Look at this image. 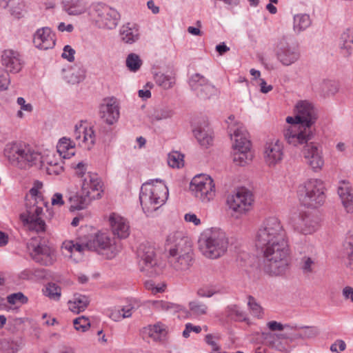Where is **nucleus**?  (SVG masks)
Wrapping results in <instances>:
<instances>
[{"label":"nucleus","instance_id":"obj_10","mask_svg":"<svg viewBox=\"0 0 353 353\" xmlns=\"http://www.w3.org/2000/svg\"><path fill=\"white\" fill-rule=\"evenodd\" d=\"M137 255L140 270L150 277L156 276L162 272L158 263L154 248L148 243L139 245Z\"/></svg>","mask_w":353,"mask_h":353},{"label":"nucleus","instance_id":"obj_59","mask_svg":"<svg viewBox=\"0 0 353 353\" xmlns=\"http://www.w3.org/2000/svg\"><path fill=\"white\" fill-rule=\"evenodd\" d=\"M218 292L210 288H201L197 290V295L200 297L210 298L216 294Z\"/></svg>","mask_w":353,"mask_h":353},{"label":"nucleus","instance_id":"obj_14","mask_svg":"<svg viewBox=\"0 0 353 353\" xmlns=\"http://www.w3.org/2000/svg\"><path fill=\"white\" fill-rule=\"evenodd\" d=\"M276 55L281 64L289 66L299 59L300 52L297 45L283 38L277 46Z\"/></svg>","mask_w":353,"mask_h":353},{"label":"nucleus","instance_id":"obj_39","mask_svg":"<svg viewBox=\"0 0 353 353\" xmlns=\"http://www.w3.org/2000/svg\"><path fill=\"white\" fill-rule=\"evenodd\" d=\"M125 64L131 72H137L140 69L142 65V61L137 54L130 53L126 58Z\"/></svg>","mask_w":353,"mask_h":353},{"label":"nucleus","instance_id":"obj_43","mask_svg":"<svg viewBox=\"0 0 353 353\" xmlns=\"http://www.w3.org/2000/svg\"><path fill=\"white\" fill-rule=\"evenodd\" d=\"M154 78L156 83L164 89L170 88L174 83L173 78L162 73L157 74Z\"/></svg>","mask_w":353,"mask_h":353},{"label":"nucleus","instance_id":"obj_54","mask_svg":"<svg viewBox=\"0 0 353 353\" xmlns=\"http://www.w3.org/2000/svg\"><path fill=\"white\" fill-rule=\"evenodd\" d=\"M314 264V260L309 256H303L301 259V269L305 274L312 272V265Z\"/></svg>","mask_w":353,"mask_h":353},{"label":"nucleus","instance_id":"obj_31","mask_svg":"<svg viewBox=\"0 0 353 353\" xmlns=\"http://www.w3.org/2000/svg\"><path fill=\"white\" fill-rule=\"evenodd\" d=\"M63 7L70 15L82 14L86 9L83 0H63Z\"/></svg>","mask_w":353,"mask_h":353},{"label":"nucleus","instance_id":"obj_5","mask_svg":"<svg viewBox=\"0 0 353 353\" xmlns=\"http://www.w3.org/2000/svg\"><path fill=\"white\" fill-rule=\"evenodd\" d=\"M159 184H154V180L144 183L139 194V201L142 209L147 216H153L167 201L168 189L160 179H155Z\"/></svg>","mask_w":353,"mask_h":353},{"label":"nucleus","instance_id":"obj_45","mask_svg":"<svg viewBox=\"0 0 353 353\" xmlns=\"http://www.w3.org/2000/svg\"><path fill=\"white\" fill-rule=\"evenodd\" d=\"M321 91L327 95L334 94L338 90L337 85L330 80H324L321 84Z\"/></svg>","mask_w":353,"mask_h":353},{"label":"nucleus","instance_id":"obj_38","mask_svg":"<svg viewBox=\"0 0 353 353\" xmlns=\"http://www.w3.org/2000/svg\"><path fill=\"white\" fill-rule=\"evenodd\" d=\"M196 96L201 99H210L212 96L216 94L217 90L214 85L212 83H208L202 88H199L198 90H194Z\"/></svg>","mask_w":353,"mask_h":353},{"label":"nucleus","instance_id":"obj_7","mask_svg":"<svg viewBox=\"0 0 353 353\" xmlns=\"http://www.w3.org/2000/svg\"><path fill=\"white\" fill-rule=\"evenodd\" d=\"M300 201L308 208H316L325 201L324 185L319 179H310L299 187Z\"/></svg>","mask_w":353,"mask_h":353},{"label":"nucleus","instance_id":"obj_20","mask_svg":"<svg viewBox=\"0 0 353 353\" xmlns=\"http://www.w3.org/2000/svg\"><path fill=\"white\" fill-rule=\"evenodd\" d=\"M1 63L6 68V72L11 73H18L23 65V61L19 52L13 50H6L3 52Z\"/></svg>","mask_w":353,"mask_h":353},{"label":"nucleus","instance_id":"obj_24","mask_svg":"<svg viewBox=\"0 0 353 353\" xmlns=\"http://www.w3.org/2000/svg\"><path fill=\"white\" fill-rule=\"evenodd\" d=\"M66 197L70 205V210H82L85 208L90 201L92 199L87 194H83V192H75L68 190Z\"/></svg>","mask_w":353,"mask_h":353},{"label":"nucleus","instance_id":"obj_49","mask_svg":"<svg viewBox=\"0 0 353 353\" xmlns=\"http://www.w3.org/2000/svg\"><path fill=\"white\" fill-rule=\"evenodd\" d=\"M83 141L88 144V148L93 145L95 142L94 132L92 128L84 127V134H83Z\"/></svg>","mask_w":353,"mask_h":353},{"label":"nucleus","instance_id":"obj_2","mask_svg":"<svg viewBox=\"0 0 353 353\" xmlns=\"http://www.w3.org/2000/svg\"><path fill=\"white\" fill-rule=\"evenodd\" d=\"M296 119L301 121V129L290 126L284 131V137L288 143L294 146L305 144L312 140L315 134L312 125L317 120V111L312 103L307 101H300L295 106Z\"/></svg>","mask_w":353,"mask_h":353},{"label":"nucleus","instance_id":"obj_23","mask_svg":"<svg viewBox=\"0 0 353 353\" xmlns=\"http://www.w3.org/2000/svg\"><path fill=\"white\" fill-rule=\"evenodd\" d=\"M109 221L114 235L119 239H125L129 236L130 226L123 217L113 213L110 215Z\"/></svg>","mask_w":353,"mask_h":353},{"label":"nucleus","instance_id":"obj_47","mask_svg":"<svg viewBox=\"0 0 353 353\" xmlns=\"http://www.w3.org/2000/svg\"><path fill=\"white\" fill-rule=\"evenodd\" d=\"M28 299L21 292L13 293L7 296V301L12 305L26 303Z\"/></svg>","mask_w":353,"mask_h":353},{"label":"nucleus","instance_id":"obj_16","mask_svg":"<svg viewBox=\"0 0 353 353\" xmlns=\"http://www.w3.org/2000/svg\"><path fill=\"white\" fill-rule=\"evenodd\" d=\"M253 201L252 194L246 189L241 188L228 198L229 208L234 212L242 214L249 210Z\"/></svg>","mask_w":353,"mask_h":353},{"label":"nucleus","instance_id":"obj_11","mask_svg":"<svg viewBox=\"0 0 353 353\" xmlns=\"http://www.w3.org/2000/svg\"><path fill=\"white\" fill-rule=\"evenodd\" d=\"M190 190L198 199L208 203L215 196V184L212 179L205 174L195 176L190 184Z\"/></svg>","mask_w":353,"mask_h":353},{"label":"nucleus","instance_id":"obj_18","mask_svg":"<svg viewBox=\"0 0 353 353\" xmlns=\"http://www.w3.org/2000/svg\"><path fill=\"white\" fill-rule=\"evenodd\" d=\"M305 143L306 145L303 150V154L306 163L314 172H318L324 165L321 148L318 144L313 142Z\"/></svg>","mask_w":353,"mask_h":353},{"label":"nucleus","instance_id":"obj_27","mask_svg":"<svg viewBox=\"0 0 353 353\" xmlns=\"http://www.w3.org/2000/svg\"><path fill=\"white\" fill-rule=\"evenodd\" d=\"M339 48L341 53L345 57H349L353 50V30L346 29L341 34L339 39Z\"/></svg>","mask_w":353,"mask_h":353},{"label":"nucleus","instance_id":"obj_58","mask_svg":"<svg viewBox=\"0 0 353 353\" xmlns=\"http://www.w3.org/2000/svg\"><path fill=\"white\" fill-rule=\"evenodd\" d=\"M75 50L69 45H66L63 48V52L61 57L67 59L68 61L72 62L74 59Z\"/></svg>","mask_w":353,"mask_h":353},{"label":"nucleus","instance_id":"obj_53","mask_svg":"<svg viewBox=\"0 0 353 353\" xmlns=\"http://www.w3.org/2000/svg\"><path fill=\"white\" fill-rule=\"evenodd\" d=\"M83 134H84V126L83 125H80L79 126L75 125L73 133V137L76 141L75 144L83 146V144H84V141H83Z\"/></svg>","mask_w":353,"mask_h":353},{"label":"nucleus","instance_id":"obj_46","mask_svg":"<svg viewBox=\"0 0 353 353\" xmlns=\"http://www.w3.org/2000/svg\"><path fill=\"white\" fill-rule=\"evenodd\" d=\"M344 247L348 255V265L353 270V235L350 234L346 238Z\"/></svg>","mask_w":353,"mask_h":353},{"label":"nucleus","instance_id":"obj_8","mask_svg":"<svg viewBox=\"0 0 353 353\" xmlns=\"http://www.w3.org/2000/svg\"><path fill=\"white\" fill-rule=\"evenodd\" d=\"M234 140L233 161L239 165H245L252 159V153L250 150L251 143L248 137L245 129L237 128L232 135Z\"/></svg>","mask_w":353,"mask_h":353},{"label":"nucleus","instance_id":"obj_12","mask_svg":"<svg viewBox=\"0 0 353 353\" xmlns=\"http://www.w3.org/2000/svg\"><path fill=\"white\" fill-rule=\"evenodd\" d=\"M85 247L88 250L105 255L107 259H112L116 254V246L105 232H99L89 236L86 241Z\"/></svg>","mask_w":353,"mask_h":353},{"label":"nucleus","instance_id":"obj_25","mask_svg":"<svg viewBox=\"0 0 353 353\" xmlns=\"http://www.w3.org/2000/svg\"><path fill=\"white\" fill-rule=\"evenodd\" d=\"M121 40L127 44L137 42L140 37L139 29L134 24L127 23L122 26L119 30Z\"/></svg>","mask_w":353,"mask_h":353},{"label":"nucleus","instance_id":"obj_32","mask_svg":"<svg viewBox=\"0 0 353 353\" xmlns=\"http://www.w3.org/2000/svg\"><path fill=\"white\" fill-rule=\"evenodd\" d=\"M23 341L21 339H4L1 342V349L6 353H14L23 347Z\"/></svg>","mask_w":353,"mask_h":353},{"label":"nucleus","instance_id":"obj_13","mask_svg":"<svg viewBox=\"0 0 353 353\" xmlns=\"http://www.w3.org/2000/svg\"><path fill=\"white\" fill-rule=\"evenodd\" d=\"M38 202L29 201L26 204V212L21 214V221L27 225L30 230L36 232H43L46 230V223L40 217L43 208L37 205Z\"/></svg>","mask_w":353,"mask_h":353},{"label":"nucleus","instance_id":"obj_15","mask_svg":"<svg viewBox=\"0 0 353 353\" xmlns=\"http://www.w3.org/2000/svg\"><path fill=\"white\" fill-rule=\"evenodd\" d=\"M32 259L41 265H51L56 260L54 250L49 246L38 243L34 240L28 244Z\"/></svg>","mask_w":353,"mask_h":353},{"label":"nucleus","instance_id":"obj_1","mask_svg":"<svg viewBox=\"0 0 353 353\" xmlns=\"http://www.w3.org/2000/svg\"><path fill=\"white\" fill-rule=\"evenodd\" d=\"M256 246L263 252V270L272 275L283 274L289 265L290 248L285 230L275 216L267 218L259 228Z\"/></svg>","mask_w":353,"mask_h":353},{"label":"nucleus","instance_id":"obj_6","mask_svg":"<svg viewBox=\"0 0 353 353\" xmlns=\"http://www.w3.org/2000/svg\"><path fill=\"white\" fill-rule=\"evenodd\" d=\"M198 243L203 255L214 259L224 254L229 242L223 230L220 228H211L201 234Z\"/></svg>","mask_w":353,"mask_h":353},{"label":"nucleus","instance_id":"obj_29","mask_svg":"<svg viewBox=\"0 0 353 353\" xmlns=\"http://www.w3.org/2000/svg\"><path fill=\"white\" fill-rule=\"evenodd\" d=\"M299 225H297L295 229L304 234H311L317 228V222L314 221L309 215H301L299 216Z\"/></svg>","mask_w":353,"mask_h":353},{"label":"nucleus","instance_id":"obj_37","mask_svg":"<svg viewBox=\"0 0 353 353\" xmlns=\"http://www.w3.org/2000/svg\"><path fill=\"white\" fill-rule=\"evenodd\" d=\"M194 134L201 145L208 147L212 143V137L210 133L201 128L194 130Z\"/></svg>","mask_w":353,"mask_h":353},{"label":"nucleus","instance_id":"obj_48","mask_svg":"<svg viewBox=\"0 0 353 353\" xmlns=\"http://www.w3.org/2000/svg\"><path fill=\"white\" fill-rule=\"evenodd\" d=\"M73 323L77 330H81L82 332L86 331L88 327L90 326L89 319L84 316L75 319Z\"/></svg>","mask_w":353,"mask_h":353},{"label":"nucleus","instance_id":"obj_57","mask_svg":"<svg viewBox=\"0 0 353 353\" xmlns=\"http://www.w3.org/2000/svg\"><path fill=\"white\" fill-rule=\"evenodd\" d=\"M75 145V143L70 139L65 137H63L59 140V145L58 146V152H61V150H67L72 149Z\"/></svg>","mask_w":353,"mask_h":353},{"label":"nucleus","instance_id":"obj_52","mask_svg":"<svg viewBox=\"0 0 353 353\" xmlns=\"http://www.w3.org/2000/svg\"><path fill=\"white\" fill-rule=\"evenodd\" d=\"M173 114L172 110L168 108H163L156 110L153 114V118L155 120L159 121L170 118Z\"/></svg>","mask_w":353,"mask_h":353},{"label":"nucleus","instance_id":"obj_22","mask_svg":"<svg viewBox=\"0 0 353 353\" xmlns=\"http://www.w3.org/2000/svg\"><path fill=\"white\" fill-rule=\"evenodd\" d=\"M283 145L279 141L269 142L265 144L264 158L265 163L270 165H274L283 159Z\"/></svg>","mask_w":353,"mask_h":353},{"label":"nucleus","instance_id":"obj_4","mask_svg":"<svg viewBox=\"0 0 353 353\" xmlns=\"http://www.w3.org/2000/svg\"><path fill=\"white\" fill-rule=\"evenodd\" d=\"M3 152L10 163L21 169H26L39 162L41 168L46 170V167H52L59 161V159H57L54 157H47L43 159L39 152L23 142L8 143Z\"/></svg>","mask_w":353,"mask_h":353},{"label":"nucleus","instance_id":"obj_30","mask_svg":"<svg viewBox=\"0 0 353 353\" xmlns=\"http://www.w3.org/2000/svg\"><path fill=\"white\" fill-rule=\"evenodd\" d=\"M90 303L89 298L85 295L76 293L72 301H69L70 310L74 313H79L85 310Z\"/></svg>","mask_w":353,"mask_h":353},{"label":"nucleus","instance_id":"obj_51","mask_svg":"<svg viewBox=\"0 0 353 353\" xmlns=\"http://www.w3.org/2000/svg\"><path fill=\"white\" fill-rule=\"evenodd\" d=\"M86 241H82L81 243H73L72 241H70L64 243V247L68 251L72 252L73 250H75L79 252H81L85 250H88L85 247Z\"/></svg>","mask_w":353,"mask_h":353},{"label":"nucleus","instance_id":"obj_64","mask_svg":"<svg viewBox=\"0 0 353 353\" xmlns=\"http://www.w3.org/2000/svg\"><path fill=\"white\" fill-rule=\"evenodd\" d=\"M17 103L21 107V110L28 112H32V105L30 103H26V100L23 97H18Z\"/></svg>","mask_w":353,"mask_h":353},{"label":"nucleus","instance_id":"obj_61","mask_svg":"<svg viewBox=\"0 0 353 353\" xmlns=\"http://www.w3.org/2000/svg\"><path fill=\"white\" fill-rule=\"evenodd\" d=\"M216 337L211 334H208L205 336V342L212 347V352H219L220 347L217 343L214 341V339Z\"/></svg>","mask_w":353,"mask_h":353},{"label":"nucleus","instance_id":"obj_44","mask_svg":"<svg viewBox=\"0 0 353 353\" xmlns=\"http://www.w3.org/2000/svg\"><path fill=\"white\" fill-rule=\"evenodd\" d=\"M248 305L252 315L257 318H261L263 313V308L261 306L256 302V299L253 296H248Z\"/></svg>","mask_w":353,"mask_h":353},{"label":"nucleus","instance_id":"obj_26","mask_svg":"<svg viewBox=\"0 0 353 353\" xmlns=\"http://www.w3.org/2000/svg\"><path fill=\"white\" fill-rule=\"evenodd\" d=\"M338 194L347 212H353V194L347 183L343 181L338 188Z\"/></svg>","mask_w":353,"mask_h":353},{"label":"nucleus","instance_id":"obj_35","mask_svg":"<svg viewBox=\"0 0 353 353\" xmlns=\"http://www.w3.org/2000/svg\"><path fill=\"white\" fill-rule=\"evenodd\" d=\"M190 314L194 316H200L208 313V307L199 300H193L188 304Z\"/></svg>","mask_w":353,"mask_h":353},{"label":"nucleus","instance_id":"obj_34","mask_svg":"<svg viewBox=\"0 0 353 353\" xmlns=\"http://www.w3.org/2000/svg\"><path fill=\"white\" fill-rule=\"evenodd\" d=\"M226 316L235 321H245L247 314L236 305H231L225 309Z\"/></svg>","mask_w":353,"mask_h":353},{"label":"nucleus","instance_id":"obj_21","mask_svg":"<svg viewBox=\"0 0 353 353\" xmlns=\"http://www.w3.org/2000/svg\"><path fill=\"white\" fill-rule=\"evenodd\" d=\"M33 43L38 49H51L55 46L54 34L48 27L39 28L34 34Z\"/></svg>","mask_w":353,"mask_h":353},{"label":"nucleus","instance_id":"obj_28","mask_svg":"<svg viewBox=\"0 0 353 353\" xmlns=\"http://www.w3.org/2000/svg\"><path fill=\"white\" fill-rule=\"evenodd\" d=\"M85 76V69L81 63H78L72 66L65 75V79L68 83L74 84L83 81Z\"/></svg>","mask_w":353,"mask_h":353},{"label":"nucleus","instance_id":"obj_63","mask_svg":"<svg viewBox=\"0 0 353 353\" xmlns=\"http://www.w3.org/2000/svg\"><path fill=\"white\" fill-rule=\"evenodd\" d=\"M267 327L271 331H282L285 329V326L282 323L275 321H269L267 323Z\"/></svg>","mask_w":353,"mask_h":353},{"label":"nucleus","instance_id":"obj_19","mask_svg":"<svg viewBox=\"0 0 353 353\" xmlns=\"http://www.w3.org/2000/svg\"><path fill=\"white\" fill-rule=\"evenodd\" d=\"M103 185L97 174L87 172L81 179V191L87 194L92 199H99L103 192Z\"/></svg>","mask_w":353,"mask_h":353},{"label":"nucleus","instance_id":"obj_3","mask_svg":"<svg viewBox=\"0 0 353 353\" xmlns=\"http://www.w3.org/2000/svg\"><path fill=\"white\" fill-rule=\"evenodd\" d=\"M165 250L168 252L170 266L181 274L190 271L194 263L192 242L181 232L170 233L167 238Z\"/></svg>","mask_w":353,"mask_h":353},{"label":"nucleus","instance_id":"obj_42","mask_svg":"<svg viewBox=\"0 0 353 353\" xmlns=\"http://www.w3.org/2000/svg\"><path fill=\"white\" fill-rule=\"evenodd\" d=\"M168 163L172 168H179L183 165V155L178 152H172L168 154Z\"/></svg>","mask_w":353,"mask_h":353},{"label":"nucleus","instance_id":"obj_60","mask_svg":"<svg viewBox=\"0 0 353 353\" xmlns=\"http://www.w3.org/2000/svg\"><path fill=\"white\" fill-rule=\"evenodd\" d=\"M160 307L164 310L174 312H178L181 310V306L179 305L166 301H161L160 303Z\"/></svg>","mask_w":353,"mask_h":353},{"label":"nucleus","instance_id":"obj_56","mask_svg":"<svg viewBox=\"0 0 353 353\" xmlns=\"http://www.w3.org/2000/svg\"><path fill=\"white\" fill-rule=\"evenodd\" d=\"M8 72L0 68V90H5L10 83Z\"/></svg>","mask_w":353,"mask_h":353},{"label":"nucleus","instance_id":"obj_62","mask_svg":"<svg viewBox=\"0 0 353 353\" xmlns=\"http://www.w3.org/2000/svg\"><path fill=\"white\" fill-rule=\"evenodd\" d=\"M145 286L148 290H150L152 293L157 294L164 291V287H158L155 285V283L152 281H148L145 283Z\"/></svg>","mask_w":353,"mask_h":353},{"label":"nucleus","instance_id":"obj_50","mask_svg":"<svg viewBox=\"0 0 353 353\" xmlns=\"http://www.w3.org/2000/svg\"><path fill=\"white\" fill-rule=\"evenodd\" d=\"M59 157V161L57 163L54 164L52 167H46V171L49 175L57 176L61 174L63 172V161Z\"/></svg>","mask_w":353,"mask_h":353},{"label":"nucleus","instance_id":"obj_9","mask_svg":"<svg viewBox=\"0 0 353 353\" xmlns=\"http://www.w3.org/2000/svg\"><path fill=\"white\" fill-rule=\"evenodd\" d=\"M90 14L100 28L114 29L120 19L117 10L101 3L93 4Z\"/></svg>","mask_w":353,"mask_h":353},{"label":"nucleus","instance_id":"obj_36","mask_svg":"<svg viewBox=\"0 0 353 353\" xmlns=\"http://www.w3.org/2000/svg\"><path fill=\"white\" fill-rule=\"evenodd\" d=\"M149 336L155 341H162L165 338L167 331L165 325L162 323H157L152 326H150Z\"/></svg>","mask_w":353,"mask_h":353},{"label":"nucleus","instance_id":"obj_17","mask_svg":"<svg viewBox=\"0 0 353 353\" xmlns=\"http://www.w3.org/2000/svg\"><path fill=\"white\" fill-rule=\"evenodd\" d=\"M101 118L108 125L116 123L120 115L119 105L115 97H108L103 99L99 108Z\"/></svg>","mask_w":353,"mask_h":353},{"label":"nucleus","instance_id":"obj_55","mask_svg":"<svg viewBox=\"0 0 353 353\" xmlns=\"http://www.w3.org/2000/svg\"><path fill=\"white\" fill-rule=\"evenodd\" d=\"M300 328L304 330L303 334L299 336L301 338H314L319 334V330L316 327L303 326Z\"/></svg>","mask_w":353,"mask_h":353},{"label":"nucleus","instance_id":"obj_41","mask_svg":"<svg viewBox=\"0 0 353 353\" xmlns=\"http://www.w3.org/2000/svg\"><path fill=\"white\" fill-rule=\"evenodd\" d=\"M45 295L48 296L50 299L58 301L60 299L61 294V288L54 283H49L44 291Z\"/></svg>","mask_w":353,"mask_h":353},{"label":"nucleus","instance_id":"obj_40","mask_svg":"<svg viewBox=\"0 0 353 353\" xmlns=\"http://www.w3.org/2000/svg\"><path fill=\"white\" fill-rule=\"evenodd\" d=\"M208 83H210V81L199 73L192 75L189 79V85L193 91L198 90L199 88H202Z\"/></svg>","mask_w":353,"mask_h":353},{"label":"nucleus","instance_id":"obj_33","mask_svg":"<svg viewBox=\"0 0 353 353\" xmlns=\"http://www.w3.org/2000/svg\"><path fill=\"white\" fill-rule=\"evenodd\" d=\"M311 25L310 16L306 14H299L294 17V30L300 32Z\"/></svg>","mask_w":353,"mask_h":353}]
</instances>
